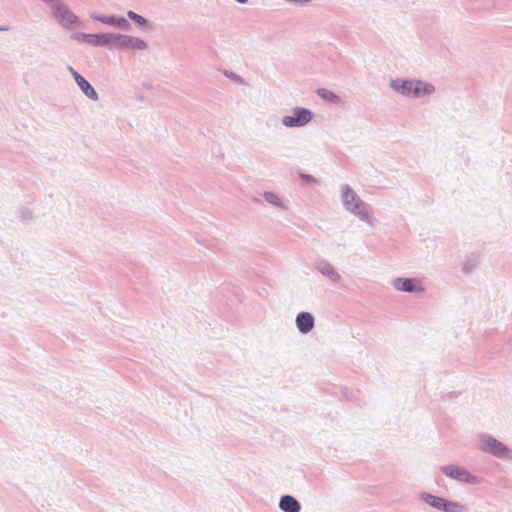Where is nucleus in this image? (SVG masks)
Wrapping results in <instances>:
<instances>
[{
    "label": "nucleus",
    "mask_w": 512,
    "mask_h": 512,
    "mask_svg": "<svg viewBox=\"0 0 512 512\" xmlns=\"http://www.w3.org/2000/svg\"><path fill=\"white\" fill-rule=\"evenodd\" d=\"M391 86L405 96H424L431 94L434 91L433 86L416 80H407L399 83L392 81Z\"/></svg>",
    "instance_id": "f257e3e1"
},
{
    "label": "nucleus",
    "mask_w": 512,
    "mask_h": 512,
    "mask_svg": "<svg viewBox=\"0 0 512 512\" xmlns=\"http://www.w3.org/2000/svg\"><path fill=\"white\" fill-rule=\"evenodd\" d=\"M342 200L346 209L362 219L368 218L365 204L357 197L356 193L347 185L342 187Z\"/></svg>",
    "instance_id": "f03ea898"
},
{
    "label": "nucleus",
    "mask_w": 512,
    "mask_h": 512,
    "mask_svg": "<svg viewBox=\"0 0 512 512\" xmlns=\"http://www.w3.org/2000/svg\"><path fill=\"white\" fill-rule=\"evenodd\" d=\"M312 119L311 111L303 108H296L293 110V115L285 116L282 120L283 124L287 127L303 126Z\"/></svg>",
    "instance_id": "7ed1b4c3"
},
{
    "label": "nucleus",
    "mask_w": 512,
    "mask_h": 512,
    "mask_svg": "<svg viewBox=\"0 0 512 512\" xmlns=\"http://www.w3.org/2000/svg\"><path fill=\"white\" fill-rule=\"evenodd\" d=\"M480 448L497 456H506L508 454L507 448L503 446L502 443L490 436L481 437Z\"/></svg>",
    "instance_id": "20e7f679"
},
{
    "label": "nucleus",
    "mask_w": 512,
    "mask_h": 512,
    "mask_svg": "<svg viewBox=\"0 0 512 512\" xmlns=\"http://www.w3.org/2000/svg\"><path fill=\"white\" fill-rule=\"evenodd\" d=\"M53 14L60 24L71 27L77 22V17L61 1L53 7Z\"/></svg>",
    "instance_id": "39448f33"
},
{
    "label": "nucleus",
    "mask_w": 512,
    "mask_h": 512,
    "mask_svg": "<svg viewBox=\"0 0 512 512\" xmlns=\"http://www.w3.org/2000/svg\"><path fill=\"white\" fill-rule=\"evenodd\" d=\"M112 40L116 42L117 46L125 49H137V50H143L147 47L146 43L136 37L126 36V35H119V36H113Z\"/></svg>",
    "instance_id": "423d86ee"
},
{
    "label": "nucleus",
    "mask_w": 512,
    "mask_h": 512,
    "mask_svg": "<svg viewBox=\"0 0 512 512\" xmlns=\"http://www.w3.org/2000/svg\"><path fill=\"white\" fill-rule=\"evenodd\" d=\"M443 473L451 478H454L462 482H475L476 478L472 476L468 471L459 466H445L442 468Z\"/></svg>",
    "instance_id": "0eeeda50"
},
{
    "label": "nucleus",
    "mask_w": 512,
    "mask_h": 512,
    "mask_svg": "<svg viewBox=\"0 0 512 512\" xmlns=\"http://www.w3.org/2000/svg\"><path fill=\"white\" fill-rule=\"evenodd\" d=\"M70 70H71V73H72L76 83L78 84V86L80 87L82 92L88 98H90L92 100H97L98 95H97L96 91L94 90V88L90 85V83L84 77H82L77 71L73 70L72 68H70Z\"/></svg>",
    "instance_id": "6e6552de"
},
{
    "label": "nucleus",
    "mask_w": 512,
    "mask_h": 512,
    "mask_svg": "<svg viewBox=\"0 0 512 512\" xmlns=\"http://www.w3.org/2000/svg\"><path fill=\"white\" fill-rule=\"evenodd\" d=\"M296 324L302 333H308L313 328L314 319L311 314L303 312L297 316Z\"/></svg>",
    "instance_id": "1a4fd4ad"
},
{
    "label": "nucleus",
    "mask_w": 512,
    "mask_h": 512,
    "mask_svg": "<svg viewBox=\"0 0 512 512\" xmlns=\"http://www.w3.org/2000/svg\"><path fill=\"white\" fill-rule=\"evenodd\" d=\"M393 285L399 291L413 292L421 289L412 279L409 278H398L394 280Z\"/></svg>",
    "instance_id": "9d476101"
},
{
    "label": "nucleus",
    "mask_w": 512,
    "mask_h": 512,
    "mask_svg": "<svg viewBox=\"0 0 512 512\" xmlns=\"http://www.w3.org/2000/svg\"><path fill=\"white\" fill-rule=\"evenodd\" d=\"M280 508L285 512H299L300 504L294 497L286 495L280 501Z\"/></svg>",
    "instance_id": "9b49d317"
},
{
    "label": "nucleus",
    "mask_w": 512,
    "mask_h": 512,
    "mask_svg": "<svg viewBox=\"0 0 512 512\" xmlns=\"http://www.w3.org/2000/svg\"><path fill=\"white\" fill-rule=\"evenodd\" d=\"M83 40L94 45L108 44L112 41V35L84 34Z\"/></svg>",
    "instance_id": "f8f14e48"
},
{
    "label": "nucleus",
    "mask_w": 512,
    "mask_h": 512,
    "mask_svg": "<svg viewBox=\"0 0 512 512\" xmlns=\"http://www.w3.org/2000/svg\"><path fill=\"white\" fill-rule=\"evenodd\" d=\"M96 19L102 23L110 24V25H118L124 26L128 25V22L125 18H114V17H96Z\"/></svg>",
    "instance_id": "ddd939ff"
},
{
    "label": "nucleus",
    "mask_w": 512,
    "mask_h": 512,
    "mask_svg": "<svg viewBox=\"0 0 512 512\" xmlns=\"http://www.w3.org/2000/svg\"><path fill=\"white\" fill-rule=\"evenodd\" d=\"M424 499L429 505H431L432 507H435L439 510H442L444 502H445V499L434 496V495H426Z\"/></svg>",
    "instance_id": "4468645a"
},
{
    "label": "nucleus",
    "mask_w": 512,
    "mask_h": 512,
    "mask_svg": "<svg viewBox=\"0 0 512 512\" xmlns=\"http://www.w3.org/2000/svg\"><path fill=\"white\" fill-rule=\"evenodd\" d=\"M317 93L320 97L327 99L329 101L340 102L339 97L327 89H319Z\"/></svg>",
    "instance_id": "2eb2a0df"
},
{
    "label": "nucleus",
    "mask_w": 512,
    "mask_h": 512,
    "mask_svg": "<svg viewBox=\"0 0 512 512\" xmlns=\"http://www.w3.org/2000/svg\"><path fill=\"white\" fill-rule=\"evenodd\" d=\"M442 510L445 511V512H461L462 511V507L458 503L447 502L445 500Z\"/></svg>",
    "instance_id": "dca6fc26"
},
{
    "label": "nucleus",
    "mask_w": 512,
    "mask_h": 512,
    "mask_svg": "<svg viewBox=\"0 0 512 512\" xmlns=\"http://www.w3.org/2000/svg\"><path fill=\"white\" fill-rule=\"evenodd\" d=\"M128 17L132 20H135L138 24H140L141 26H145L147 21L146 19H144L142 16L136 14L135 12L133 11H129L128 12Z\"/></svg>",
    "instance_id": "f3484780"
},
{
    "label": "nucleus",
    "mask_w": 512,
    "mask_h": 512,
    "mask_svg": "<svg viewBox=\"0 0 512 512\" xmlns=\"http://www.w3.org/2000/svg\"><path fill=\"white\" fill-rule=\"evenodd\" d=\"M266 198L269 200V201H273V196L272 195H269V194H266Z\"/></svg>",
    "instance_id": "a211bd4d"
},
{
    "label": "nucleus",
    "mask_w": 512,
    "mask_h": 512,
    "mask_svg": "<svg viewBox=\"0 0 512 512\" xmlns=\"http://www.w3.org/2000/svg\"><path fill=\"white\" fill-rule=\"evenodd\" d=\"M238 2H241V3H244L246 2L247 0H237Z\"/></svg>",
    "instance_id": "6ab92c4d"
}]
</instances>
